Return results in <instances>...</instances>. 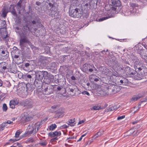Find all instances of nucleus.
<instances>
[{
	"mask_svg": "<svg viewBox=\"0 0 147 147\" xmlns=\"http://www.w3.org/2000/svg\"><path fill=\"white\" fill-rule=\"evenodd\" d=\"M3 110L4 111H6L7 109V107L6 104L5 103H4L2 107Z\"/></svg>",
	"mask_w": 147,
	"mask_h": 147,
	"instance_id": "obj_55",
	"label": "nucleus"
},
{
	"mask_svg": "<svg viewBox=\"0 0 147 147\" xmlns=\"http://www.w3.org/2000/svg\"><path fill=\"white\" fill-rule=\"evenodd\" d=\"M142 96H140L139 95H137L136 96L133 97L131 99V100L132 101H136L138 99L142 97Z\"/></svg>",
	"mask_w": 147,
	"mask_h": 147,
	"instance_id": "obj_49",
	"label": "nucleus"
},
{
	"mask_svg": "<svg viewBox=\"0 0 147 147\" xmlns=\"http://www.w3.org/2000/svg\"><path fill=\"white\" fill-rule=\"evenodd\" d=\"M134 131V129H131L124 133V136H130L133 134Z\"/></svg>",
	"mask_w": 147,
	"mask_h": 147,
	"instance_id": "obj_36",
	"label": "nucleus"
},
{
	"mask_svg": "<svg viewBox=\"0 0 147 147\" xmlns=\"http://www.w3.org/2000/svg\"><path fill=\"white\" fill-rule=\"evenodd\" d=\"M52 88L53 90V91L56 92L57 93L58 92L61 94H63L61 92L63 91V89H64V88L62 86L59 85H52Z\"/></svg>",
	"mask_w": 147,
	"mask_h": 147,
	"instance_id": "obj_15",
	"label": "nucleus"
},
{
	"mask_svg": "<svg viewBox=\"0 0 147 147\" xmlns=\"http://www.w3.org/2000/svg\"><path fill=\"white\" fill-rule=\"evenodd\" d=\"M54 16L55 18H56L57 20L60 19V15L59 14V11H57L55 12L54 13H53V17Z\"/></svg>",
	"mask_w": 147,
	"mask_h": 147,
	"instance_id": "obj_43",
	"label": "nucleus"
},
{
	"mask_svg": "<svg viewBox=\"0 0 147 147\" xmlns=\"http://www.w3.org/2000/svg\"><path fill=\"white\" fill-rule=\"evenodd\" d=\"M108 92L110 94H114L120 91L121 87L114 84H109L107 87Z\"/></svg>",
	"mask_w": 147,
	"mask_h": 147,
	"instance_id": "obj_4",
	"label": "nucleus"
},
{
	"mask_svg": "<svg viewBox=\"0 0 147 147\" xmlns=\"http://www.w3.org/2000/svg\"><path fill=\"white\" fill-rule=\"evenodd\" d=\"M112 61H113V64L117 67V70L118 73L120 74H124L125 67L121 65H119L118 61L115 60V57H112Z\"/></svg>",
	"mask_w": 147,
	"mask_h": 147,
	"instance_id": "obj_7",
	"label": "nucleus"
},
{
	"mask_svg": "<svg viewBox=\"0 0 147 147\" xmlns=\"http://www.w3.org/2000/svg\"><path fill=\"white\" fill-rule=\"evenodd\" d=\"M58 133L57 131L54 132L51 131L49 133V136L51 138L57 136H58Z\"/></svg>",
	"mask_w": 147,
	"mask_h": 147,
	"instance_id": "obj_39",
	"label": "nucleus"
},
{
	"mask_svg": "<svg viewBox=\"0 0 147 147\" xmlns=\"http://www.w3.org/2000/svg\"><path fill=\"white\" fill-rule=\"evenodd\" d=\"M0 34L2 38L4 40H8V36L7 34V32L6 31H5L2 32L0 30Z\"/></svg>",
	"mask_w": 147,
	"mask_h": 147,
	"instance_id": "obj_25",
	"label": "nucleus"
},
{
	"mask_svg": "<svg viewBox=\"0 0 147 147\" xmlns=\"http://www.w3.org/2000/svg\"><path fill=\"white\" fill-rule=\"evenodd\" d=\"M34 20H33L32 22V23L33 24H35L36 23L37 24L38 23H39L40 21V19L38 16H36L34 18H33Z\"/></svg>",
	"mask_w": 147,
	"mask_h": 147,
	"instance_id": "obj_40",
	"label": "nucleus"
},
{
	"mask_svg": "<svg viewBox=\"0 0 147 147\" xmlns=\"http://www.w3.org/2000/svg\"><path fill=\"white\" fill-rule=\"evenodd\" d=\"M32 82L31 84L34 85L37 88L41 87L42 86V80H40L37 79L36 78H34L33 80H32Z\"/></svg>",
	"mask_w": 147,
	"mask_h": 147,
	"instance_id": "obj_14",
	"label": "nucleus"
},
{
	"mask_svg": "<svg viewBox=\"0 0 147 147\" xmlns=\"http://www.w3.org/2000/svg\"><path fill=\"white\" fill-rule=\"evenodd\" d=\"M46 59V57L43 56H40L38 58V62L41 63L43 62L44 61H45Z\"/></svg>",
	"mask_w": 147,
	"mask_h": 147,
	"instance_id": "obj_46",
	"label": "nucleus"
},
{
	"mask_svg": "<svg viewBox=\"0 0 147 147\" xmlns=\"http://www.w3.org/2000/svg\"><path fill=\"white\" fill-rule=\"evenodd\" d=\"M47 72V71H46L40 70L34 71L35 78L37 79L43 80L45 76L46 75Z\"/></svg>",
	"mask_w": 147,
	"mask_h": 147,
	"instance_id": "obj_11",
	"label": "nucleus"
},
{
	"mask_svg": "<svg viewBox=\"0 0 147 147\" xmlns=\"http://www.w3.org/2000/svg\"><path fill=\"white\" fill-rule=\"evenodd\" d=\"M111 8L110 9H111V11H115L116 9L117 8L115 7V6H113V5L112 4L111 5Z\"/></svg>",
	"mask_w": 147,
	"mask_h": 147,
	"instance_id": "obj_60",
	"label": "nucleus"
},
{
	"mask_svg": "<svg viewBox=\"0 0 147 147\" xmlns=\"http://www.w3.org/2000/svg\"><path fill=\"white\" fill-rule=\"evenodd\" d=\"M137 73L136 75L134 76V78L136 80H141L144 78V76L141 75V74L139 73V72H136Z\"/></svg>",
	"mask_w": 147,
	"mask_h": 147,
	"instance_id": "obj_33",
	"label": "nucleus"
},
{
	"mask_svg": "<svg viewBox=\"0 0 147 147\" xmlns=\"http://www.w3.org/2000/svg\"><path fill=\"white\" fill-rule=\"evenodd\" d=\"M61 76V74L57 75H55L54 77V83L59 85L60 82V77Z\"/></svg>",
	"mask_w": 147,
	"mask_h": 147,
	"instance_id": "obj_23",
	"label": "nucleus"
},
{
	"mask_svg": "<svg viewBox=\"0 0 147 147\" xmlns=\"http://www.w3.org/2000/svg\"><path fill=\"white\" fill-rule=\"evenodd\" d=\"M20 133L21 132L20 131H19V130H17L15 134V137L16 138H18Z\"/></svg>",
	"mask_w": 147,
	"mask_h": 147,
	"instance_id": "obj_61",
	"label": "nucleus"
},
{
	"mask_svg": "<svg viewBox=\"0 0 147 147\" xmlns=\"http://www.w3.org/2000/svg\"><path fill=\"white\" fill-rule=\"evenodd\" d=\"M15 5L14 4L11 5H10V7H9L8 9V12H11V11L12 10V8L13 7H15Z\"/></svg>",
	"mask_w": 147,
	"mask_h": 147,
	"instance_id": "obj_58",
	"label": "nucleus"
},
{
	"mask_svg": "<svg viewBox=\"0 0 147 147\" xmlns=\"http://www.w3.org/2000/svg\"><path fill=\"white\" fill-rule=\"evenodd\" d=\"M41 125L40 122H37L32 126V129L34 131V133H36L38 131L40 126Z\"/></svg>",
	"mask_w": 147,
	"mask_h": 147,
	"instance_id": "obj_26",
	"label": "nucleus"
},
{
	"mask_svg": "<svg viewBox=\"0 0 147 147\" xmlns=\"http://www.w3.org/2000/svg\"><path fill=\"white\" fill-rule=\"evenodd\" d=\"M66 82L65 76L61 74V76L60 77V82L59 86L63 87L65 85Z\"/></svg>",
	"mask_w": 147,
	"mask_h": 147,
	"instance_id": "obj_21",
	"label": "nucleus"
},
{
	"mask_svg": "<svg viewBox=\"0 0 147 147\" xmlns=\"http://www.w3.org/2000/svg\"><path fill=\"white\" fill-rule=\"evenodd\" d=\"M47 59L45 60V61H44L42 62H41L40 64V65H42L44 66H45L47 65Z\"/></svg>",
	"mask_w": 147,
	"mask_h": 147,
	"instance_id": "obj_64",
	"label": "nucleus"
},
{
	"mask_svg": "<svg viewBox=\"0 0 147 147\" xmlns=\"http://www.w3.org/2000/svg\"><path fill=\"white\" fill-rule=\"evenodd\" d=\"M101 109L100 107L98 106H93L92 108L91 109V110H99Z\"/></svg>",
	"mask_w": 147,
	"mask_h": 147,
	"instance_id": "obj_52",
	"label": "nucleus"
},
{
	"mask_svg": "<svg viewBox=\"0 0 147 147\" xmlns=\"http://www.w3.org/2000/svg\"><path fill=\"white\" fill-rule=\"evenodd\" d=\"M120 85H127L128 84V80L127 79L125 78H122V79L120 80Z\"/></svg>",
	"mask_w": 147,
	"mask_h": 147,
	"instance_id": "obj_31",
	"label": "nucleus"
},
{
	"mask_svg": "<svg viewBox=\"0 0 147 147\" xmlns=\"http://www.w3.org/2000/svg\"><path fill=\"white\" fill-rule=\"evenodd\" d=\"M93 79L94 80V81L95 82H98V81H102V82L104 83H105V78H103V79H101L98 76H96V75H93Z\"/></svg>",
	"mask_w": 147,
	"mask_h": 147,
	"instance_id": "obj_34",
	"label": "nucleus"
},
{
	"mask_svg": "<svg viewBox=\"0 0 147 147\" xmlns=\"http://www.w3.org/2000/svg\"><path fill=\"white\" fill-rule=\"evenodd\" d=\"M111 4L106 5L105 7V9L107 11H110L111 10Z\"/></svg>",
	"mask_w": 147,
	"mask_h": 147,
	"instance_id": "obj_56",
	"label": "nucleus"
},
{
	"mask_svg": "<svg viewBox=\"0 0 147 147\" xmlns=\"http://www.w3.org/2000/svg\"><path fill=\"white\" fill-rule=\"evenodd\" d=\"M22 115V120L24 123L28 122L32 119V118L30 115H27V113H24Z\"/></svg>",
	"mask_w": 147,
	"mask_h": 147,
	"instance_id": "obj_16",
	"label": "nucleus"
},
{
	"mask_svg": "<svg viewBox=\"0 0 147 147\" xmlns=\"http://www.w3.org/2000/svg\"><path fill=\"white\" fill-rule=\"evenodd\" d=\"M1 56L4 57L5 59H7L9 56V53L6 49H4V50H1Z\"/></svg>",
	"mask_w": 147,
	"mask_h": 147,
	"instance_id": "obj_22",
	"label": "nucleus"
},
{
	"mask_svg": "<svg viewBox=\"0 0 147 147\" xmlns=\"http://www.w3.org/2000/svg\"><path fill=\"white\" fill-rule=\"evenodd\" d=\"M22 77L24 79L28 81V83H30V84H31L32 82V80H33L34 78L33 74H27L23 76Z\"/></svg>",
	"mask_w": 147,
	"mask_h": 147,
	"instance_id": "obj_13",
	"label": "nucleus"
},
{
	"mask_svg": "<svg viewBox=\"0 0 147 147\" xmlns=\"http://www.w3.org/2000/svg\"><path fill=\"white\" fill-rule=\"evenodd\" d=\"M45 76L43 81L44 84H50L53 82L54 80L53 76L47 72Z\"/></svg>",
	"mask_w": 147,
	"mask_h": 147,
	"instance_id": "obj_10",
	"label": "nucleus"
},
{
	"mask_svg": "<svg viewBox=\"0 0 147 147\" xmlns=\"http://www.w3.org/2000/svg\"><path fill=\"white\" fill-rule=\"evenodd\" d=\"M121 61L126 64H128L129 65V61L127 58L125 56H122L121 57Z\"/></svg>",
	"mask_w": 147,
	"mask_h": 147,
	"instance_id": "obj_44",
	"label": "nucleus"
},
{
	"mask_svg": "<svg viewBox=\"0 0 147 147\" xmlns=\"http://www.w3.org/2000/svg\"><path fill=\"white\" fill-rule=\"evenodd\" d=\"M64 112L60 108L56 112V114L54 115V118H59L63 116L64 115Z\"/></svg>",
	"mask_w": 147,
	"mask_h": 147,
	"instance_id": "obj_17",
	"label": "nucleus"
},
{
	"mask_svg": "<svg viewBox=\"0 0 147 147\" xmlns=\"http://www.w3.org/2000/svg\"><path fill=\"white\" fill-rule=\"evenodd\" d=\"M10 103L11 104H12L14 105H16L18 103V102L16 101L15 100H11L10 102Z\"/></svg>",
	"mask_w": 147,
	"mask_h": 147,
	"instance_id": "obj_63",
	"label": "nucleus"
},
{
	"mask_svg": "<svg viewBox=\"0 0 147 147\" xmlns=\"http://www.w3.org/2000/svg\"><path fill=\"white\" fill-rule=\"evenodd\" d=\"M68 67L69 66L65 65L61 66L60 68L59 69V71L62 72L64 71H65L68 69Z\"/></svg>",
	"mask_w": 147,
	"mask_h": 147,
	"instance_id": "obj_37",
	"label": "nucleus"
},
{
	"mask_svg": "<svg viewBox=\"0 0 147 147\" xmlns=\"http://www.w3.org/2000/svg\"><path fill=\"white\" fill-rule=\"evenodd\" d=\"M134 65L135 69L134 71H136V72L139 71V70H141L142 67H144L142 66V64L140 63V61L138 62H137L134 64Z\"/></svg>",
	"mask_w": 147,
	"mask_h": 147,
	"instance_id": "obj_18",
	"label": "nucleus"
},
{
	"mask_svg": "<svg viewBox=\"0 0 147 147\" xmlns=\"http://www.w3.org/2000/svg\"><path fill=\"white\" fill-rule=\"evenodd\" d=\"M1 29L5 28L6 29L7 24H6V21L1 20Z\"/></svg>",
	"mask_w": 147,
	"mask_h": 147,
	"instance_id": "obj_42",
	"label": "nucleus"
},
{
	"mask_svg": "<svg viewBox=\"0 0 147 147\" xmlns=\"http://www.w3.org/2000/svg\"><path fill=\"white\" fill-rule=\"evenodd\" d=\"M131 61L133 63L134 65L140 61L138 57L134 55H132L131 57Z\"/></svg>",
	"mask_w": 147,
	"mask_h": 147,
	"instance_id": "obj_35",
	"label": "nucleus"
},
{
	"mask_svg": "<svg viewBox=\"0 0 147 147\" xmlns=\"http://www.w3.org/2000/svg\"><path fill=\"white\" fill-rule=\"evenodd\" d=\"M42 90L45 95H48L53 93L52 85H51L43 84L42 86Z\"/></svg>",
	"mask_w": 147,
	"mask_h": 147,
	"instance_id": "obj_5",
	"label": "nucleus"
},
{
	"mask_svg": "<svg viewBox=\"0 0 147 147\" xmlns=\"http://www.w3.org/2000/svg\"><path fill=\"white\" fill-rule=\"evenodd\" d=\"M57 127L56 124H52L49 127V129L50 130L53 131Z\"/></svg>",
	"mask_w": 147,
	"mask_h": 147,
	"instance_id": "obj_47",
	"label": "nucleus"
},
{
	"mask_svg": "<svg viewBox=\"0 0 147 147\" xmlns=\"http://www.w3.org/2000/svg\"><path fill=\"white\" fill-rule=\"evenodd\" d=\"M1 16L3 18H5L6 16L7 13L8 12L7 7L5 6L3 7L1 10Z\"/></svg>",
	"mask_w": 147,
	"mask_h": 147,
	"instance_id": "obj_27",
	"label": "nucleus"
},
{
	"mask_svg": "<svg viewBox=\"0 0 147 147\" xmlns=\"http://www.w3.org/2000/svg\"><path fill=\"white\" fill-rule=\"evenodd\" d=\"M111 17V16H106V17H102L101 18H100L99 19V21H102L104 20H105L106 19H107Z\"/></svg>",
	"mask_w": 147,
	"mask_h": 147,
	"instance_id": "obj_53",
	"label": "nucleus"
},
{
	"mask_svg": "<svg viewBox=\"0 0 147 147\" xmlns=\"http://www.w3.org/2000/svg\"><path fill=\"white\" fill-rule=\"evenodd\" d=\"M63 90L61 92L63 94L67 93L68 94L71 96H78L81 93L78 87L73 84H68L66 87L63 89Z\"/></svg>",
	"mask_w": 147,
	"mask_h": 147,
	"instance_id": "obj_3",
	"label": "nucleus"
},
{
	"mask_svg": "<svg viewBox=\"0 0 147 147\" xmlns=\"http://www.w3.org/2000/svg\"><path fill=\"white\" fill-rule=\"evenodd\" d=\"M109 2L115 7H119L121 5V2L120 0H109Z\"/></svg>",
	"mask_w": 147,
	"mask_h": 147,
	"instance_id": "obj_20",
	"label": "nucleus"
},
{
	"mask_svg": "<svg viewBox=\"0 0 147 147\" xmlns=\"http://www.w3.org/2000/svg\"><path fill=\"white\" fill-rule=\"evenodd\" d=\"M69 16L74 18H83L84 14L83 11L80 10V9L77 8L75 3L71 4L69 10Z\"/></svg>",
	"mask_w": 147,
	"mask_h": 147,
	"instance_id": "obj_2",
	"label": "nucleus"
},
{
	"mask_svg": "<svg viewBox=\"0 0 147 147\" xmlns=\"http://www.w3.org/2000/svg\"><path fill=\"white\" fill-rule=\"evenodd\" d=\"M70 55H64L62 56L61 59L62 62L66 63L68 62L69 59H70Z\"/></svg>",
	"mask_w": 147,
	"mask_h": 147,
	"instance_id": "obj_30",
	"label": "nucleus"
},
{
	"mask_svg": "<svg viewBox=\"0 0 147 147\" xmlns=\"http://www.w3.org/2000/svg\"><path fill=\"white\" fill-rule=\"evenodd\" d=\"M137 51L140 55V57L144 60V62L147 63V51L143 49L140 46V47H139Z\"/></svg>",
	"mask_w": 147,
	"mask_h": 147,
	"instance_id": "obj_8",
	"label": "nucleus"
},
{
	"mask_svg": "<svg viewBox=\"0 0 147 147\" xmlns=\"http://www.w3.org/2000/svg\"><path fill=\"white\" fill-rule=\"evenodd\" d=\"M20 104L21 106L29 109L33 107L34 103L32 99L28 98L22 100Z\"/></svg>",
	"mask_w": 147,
	"mask_h": 147,
	"instance_id": "obj_6",
	"label": "nucleus"
},
{
	"mask_svg": "<svg viewBox=\"0 0 147 147\" xmlns=\"http://www.w3.org/2000/svg\"><path fill=\"white\" fill-rule=\"evenodd\" d=\"M36 93L37 94V95L39 98L41 97V95L42 94V92L40 90H36Z\"/></svg>",
	"mask_w": 147,
	"mask_h": 147,
	"instance_id": "obj_51",
	"label": "nucleus"
},
{
	"mask_svg": "<svg viewBox=\"0 0 147 147\" xmlns=\"http://www.w3.org/2000/svg\"><path fill=\"white\" fill-rule=\"evenodd\" d=\"M81 93L84 95H86L87 96H89L90 95L89 93L86 91H82L81 92Z\"/></svg>",
	"mask_w": 147,
	"mask_h": 147,
	"instance_id": "obj_59",
	"label": "nucleus"
},
{
	"mask_svg": "<svg viewBox=\"0 0 147 147\" xmlns=\"http://www.w3.org/2000/svg\"><path fill=\"white\" fill-rule=\"evenodd\" d=\"M6 63L5 62H2L0 63V71H4L7 69Z\"/></svg>",
	"mask_w": 147,
	"mask_h": 147,
	"instance_id": "obj_32",
	"label": "nucleus"
},
{
	"mask_svg": "<svg viewBox=\"0 0 147 147\" xmlns=\"http://www.w3.org/2000/svg\"><path fill=\"white\" fill-rule=\"evenodd\" d=\"M138 72H139V73L141 74V75L145 77L147 75V68L144 67H142L141 70H139V71Z\"/></svg>",
	"mask_w": 147,
	"mask_h": 147,
	"instance_id": "obj_24",
	"label": "nucleus"
},
{
	"mask_svg": "<svg viewBox=\"0 0 147 147\" xmlns=\"http://www.w3.org/2000/svg\"><path fill=\"white\" fill-rule=\"evenodd\" d=\"M45 52L46 53L49 54L50 53V48L48 46L46 47L45 49Z\"/></svg>",
	"mask_w": 147,
	"mask_h": 147,
	"instance_id": "obj_50",
	"label": "nucleus"
},
{
	"mask_svg": "<svg viewBox=\"0 0 147 147\" xmlns=\"http://www.w3.org/2000/svg\"><path fill=\"white\" fill-rule=\"evenodd\" d=\"M29 24L28 22H27L22 24V33L20 34V38L19 41L22 56L25 58L28 57L30 52L28 45L31 46L32 44L27 37L30 32Z\"/></svg>",
	"mask_w": 147,
	"mask_h": 147,
	"instance_id": "obj_1",
	"label": "nucleus"
},
{
	"mask_svg": "<svg viewBox=\"0 0 147 147\" xmlns=\"http://www.w3.org/2000/svg\"><path fill=\"white\" fill-rule=\"evenodd\" d=\"M12 10L11 11V13L14 16H17V14L16 13L15 7H13L12 8Z\"/></svg>",
	"mask_w": 147,
	"mask_h": 147,
	"instance_id": "obj_54",
	"label": "nucleus"
},
{
	"mask_svg": "<svg viewBox=\"0 0 147 147\" xmlns=\"http://www.w3.org/2000/svg\"><path fill=\"white\" fill-rule=\"evenodd\" d=\"M24 66L23 67L24 70L26 71H28L30 70V67L31 65L29 63H25Z\"/></svg>",
	"mask_w": 147,
	"mask_h": 147,
	"instance_id": "obj_41",
	"label": "nucleus"
},
{
	"mask_svg": "<svg viewBox=\"0 0 147 147\" xmlns=\"http://www.w3.org/2000/svg\"><path fill=\"white\" fill-rule=\"evenodd\" d=\"M47 3H48L50 7L54 5L55 2L54 0H47L46 1Z\"/></svg>",
	"mask_w": 147,
	"mask_h": 147,
	"instance_id": "obj_45",
	"label": "nucleus"
},
{
	"mask_svg": "<svg viewBox=\"0 0 147 147\" xmlns=\"http://www.w3.org/2000/svg\"><path fill=\"white\" fill-rule=\"evenodd\" d=\"M24 85L26 86V90L27 92L28 91H30L32 92L34 89V87L33 86V84H31L30 83H27L25 84L24 83Z\"/></svg>",
	"mask_w": 147,
	"mask_h": 147,
	"instance_id": "obj_19",
	"label": "nucleus"
},
{
	"mask_svg": "<svg viewBox=\"0 0 147 147\" xmlns=\"http://www.w3.org/2000/svg\"><path fill=\"white\" fill-rule=\"evenodd\" d=\"M50 9V13L48 14V15L49 16L53 17V13H54L55 12L57 11V9L55 6L54 5H52Z\"/></svg>",
	"mask_w": 147,
	"mask_h": 147,
	"instance_id": "obj_28",
	"label": "nucleus"
},
{
	"mask_svg": "<svg viewBox=\"0 0 147 147\" xmlns=\"http://www.w3.org/2000/svg\"><path fill=\"white\" fill-rule=\"evenodd\" d=\"M124 74H125L127 76L131 77V75L136 74V71H134L131 68L127 66L125 67Z\"/></svg>",
	"mask_w": 147,
	"mask_h": 147,
	"instance_id": "obj_12",
	"label": "nucleus"
},
{
	"mask_svg": "<svg viewBox=\"0 0 147 147\" xmlns=\"http://www.w3.org/2000/svg\"><path fill=\"white\" fill-rule=\"evenodd\" d=\"M82 70L84 72L87 73L88 71L91 72L94 70H96V69L93 65L85 63L83 65Z\"/></svg>",
	"mask_w": 147,
	"mask_h": 147,
	"instance_id": "obj_9",
	"label": "nucleus"
},
{
	"mask_svg": "<svg viewBox=\"0 0 147 147\" xmlns=\"http://www.w3.org/2000/svg\"><path fill=\"white\" fill-rule=\"evenodd\" d=\"M50 67L51 69H52L54 71L57 69V65L56 63L55 62H53L50 64Z\"/></svg>",
	"mask_w": 147,
	"mask_h": 147,
	"instance_id": "obj_38",
	"label": "nucleus"
},
{
	"mask_svg": "<svg viewBox=\"0 0 147 147\" xmlns=\"http://www.w3.org/2000/svg\"><path fill=\"white\" fill-rule=\"evenodd\" d=\"M20 50H19L17 47H14L11 52V55H20Z\"/></svg>",
	"mask_w": 147,
	"mask_h": 147,
	"instance_id": "obj_29",
	"label": "nucleus"
},
{
	"mask_svg": "<svg viewBox=\"0 0 147 147\" xmlns=\"http://www.w3.org/2000/svg\"><path fill=\"white\" fill-rule=\"evenodd\" d=\"M74 122L75 121L73 120L72 119H70L69 120L68 122L69 123H67V124L71 126H74L75 124V123H74Z\"/></svg>",
	"mask_w": 147,
	"mask_h": 147,
	"instance_id": "obj_48",
	"label": "nucleus"
},
{
	"mask_svg": "<svg viewBox=\"0 0 147 147\" xmlns=\"http://www.w3.org/2000/svg\"><path fill=\"white\" fill-rule=\"evenodd\" d=\"M23 0H20L19 2L17 4V5L20 8H21L22 7L21 4Z\"/></svg>",
	"mask_w": 147,
	"mask_h": 147,
	"instance_id": "obj_62",
	"label": "nucleus"
},
{
	"mask_svg": "<svg viewBox=\"0 0 147 147\" xmlns=\"http://www.w3.org/2000/svg\"><path fill=\"white\" fill-rule=\"evenodd\" d=\"M6 123H3L1 125V127H0V131H1L3 130L4 128L6 126Z\"/></svg>",
	"mask_w": 147,
	"mask_h": 147,
	"instance_id": "obj_57",
	"label": "nucleus"
}]
</instances>
